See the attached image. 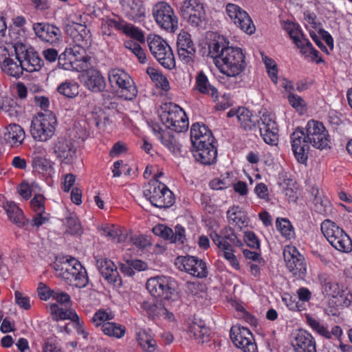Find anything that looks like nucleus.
<instances>
[{
  "mask_svg": "<svg viewBox=\"0 0 352 352\" xmlns=\"http://www.w3.org/2000/svg\"><path fill=\"white\" fill-rule=\"evenodd\" d=\"M306 133L297 129L291 135L292 148L296 160L306 164L309 150V144L322 150L329 147L330 139L328 131L323 124L315 120L308 121L305 126Z\"/></svg>",
  "mask_w": 352,
  "mask_h": 352,
  "instance_id": "obj_1",
  "label": "nucleus"
},
{
  "mask_svg": "<svg viewBox=\"0 0 352 352\" xmlns=\"http://www.w3.org/2000/svg\"><path fill=\"white\" fill-rule=\"evenodd\" d=\"M306 319L308 325L312 329L313 331L325 338H331L330 331L322 322L310 316H307Z\"/></svg>",
  "mask_w": 352,
  "mask_h": 352,
  "instance_id": "obj_52",
  "label": "nucleus"
},
{
  "mask_svg": "<svg viewBox=\"0 0 352 352\" xmlns=\"http://www.w3.org/2000/svg\"><path fill=\"white\" fill-rule=\"evenodd\" d=\"M210 237L217 246V242L215 241L217 238H218L219 241L228 245L232 246L233 245L238 248L243 246V242L237 238L234 231L230 228H225L221 231L220 234L212 233Z\"/></svg>",
  "mask_w": 352,
  "mask_h": 352,
  "instance_id": "obj_39",
  "label": "nucleus"
},
{
  "mask_svg": "<svg viewBox=\"0 0 352 352\" xmlns=\"http://www.w3.org/2000/svg\"><path fill=\"white\" fill-rule=\"evenodd\" d=\"M57 119L54 113L45 111L38 113L31 122L30 133L32 138L39 142H46L55 133Z\"/></svg>",
  "mask_w": 352,
  "mask_h": 352,
  "instance_id": "obj_6",
  "label": "nucleus"
},
{
  "mask_svg": "<svg viewBox=\"0 0 352 352\" xmlns=\"http://www.w3.org/2000/svg\"><path fill=\"white\" fill-rule=\"evenodd\" d=\"M180 14L192 26H199L205 19V9L199 0H185L180 6Z\"/></svg>",
  "mask_w": 352,
  "mask_h": 352,
  "instance_id": "obj_20",
  "label": "nucleus"
},
{
  "mask_svg": "<svg viewBox=\"0 0 352 352\" xmlns=\"http://www.w3.org/2000/svg\"><path fill=\"white\" fill-rule=\"evenodd\" d=\"M14 300L15 303L21 308L24 310H29L31 309L30 298L28 296L19 292L15 291L14 292Z\"/></svg>",
  "mask_w": 352,
  "mask_h": 352,
  "instance_id": "obj_63",
  "label": "nucleus"
},
{
  "mask_svg": "<svg viewBox=\"0 0 352 352\" xmlns=\"http://www.w3.org/2000/svg\"><path fill=\"white\" fill-rule=\"evenodd\" d=\"M234 344L243 352H257V346L252 332L246 327L234 325L230 329Z\"/></svg>",
  "mask_w": 352,
  "mask_h": 352,
  "instance_id": "obj_18",
  "label": "nucleus"
},
{
  "mask_svg": "<svg viewBox=\"0 0 352 352\" xmlns=\"http://www.w3.org/2000/svg\"><path fill=\"white\" fill-rule=\"evenodd\" d=\"M26 19L23 16H16L12 19V25L10 27V34L15 43H21V41L26 36L25 25Z\"/></svg>",
  "mask_w": 352,
  "mask_h": 352,
  "instance_id": "obj_40",
  "label": "nucleus"
},
{
  "mask_svg": "<svg viewBox=\"0 0 352 352\" xmlns=\"http://www.w3.org/2000/svg\"><path fill=\"white\" fill-rule=\"evenodd\" d=\"M282 300L285 305L292 311H300L301 305L299 302L296 301L295 297L291 296L289 294H285L282 296Z\"/></svg>",
  "mask_w": 352,
  "mask_h": 352,
  "instance_id": "obj_64",
  "label": "nucleus"
},
{
  "mask_svg": "<svg viewBox=\"0 0 352 352\" xmlns=\"http://www.w3.org/2000/svg\"><path fill=\"white\" fill-rule=\"evenodd\" d=\"M96 266L103 278L116 286L121 285V279L115 263L107 258H97Z\"/></svg>",
  "mask_w": 352,
  "mask_h": 352,
  "instance_id": "obj_26",
  "label": "nucleus"
},
{
  "mask_svg": "<svg viewBox=\"0 0 352 352\" xmlns=\"http://www.w3.org/2000/svg\"><path fill=\"white\" fill-rule=\"evenodd\" d=\"M54 269L57 276L67 280L71 285L81 288L88 283L85 267L75 258H65L60 264L58 262L54 263Z\"/></svg>",
  "mask_w": 352,
  "mask_h": 352,
  "instance_id": "obj_4",
  "label": "nucleus"
},
{
  "mask_svg": "<svg viewBox=\"0 0 352 352\" xmlns=\"http://www.w3.org/2000/svg\"><path fill=\"white\" fill-rule=\"evenodd\" d=\"M74 40L76 45L67 52L65 61L63 63L60 59L59 63L65 70L79 72L90 65V57L86 54V50L91 43V34L85 26L79 25Z\"/></svg>",
  "mask_w": 352,
  "mask_h": 352,
  "instance_id": "obj_3",
  "label": "nucleus"
},
{
  "mask_svg": "<svg viewBox=\"0 0 352 352\" xmlns=\"http://www.w3.org/2000/svg\"><path fill=\"white\" fill-rule=\"evenodd\" d=\"M86 68L82 71H85L84 74V85L89 91L95 93L102 91L106 87L105 79L97 69ZM80 70V72H81Z\"/></svg>",
  "mask_w": 352,
  "mask_h": 352,
  "instance_id": "obj_29",
  "label": "nucleus"
},
{
  "mask_svg": "<svg viewBox=\"0 0 352 352\" xmlns=\"http://www.w3.org/2000/svg\"><path fill=\"white\" fill-rule=\"evenodd\" d=\"M227 218L230 225L240 230L248 226V218L245 211L239 206H232L227 212Z\"/></svg>",
  "mask_w": 352,
  "mask_h": 352,
  "instance_id": "obj_38",
  "label": "nucleus"
},
{
  "mask_svg": "<svg viewBox=\"0 0 352 352\" xmlns=\"http://www.w3.org/2000/svg\"><path fill=\"white\" fill-rule=\"evenodd\" d=\"M53 152L56 158L65 164H72L76 157L74 143L64 138H58L53 146Z\"/></svg>",
  "mask_w": 352,
  "mask_h": 352,
  "instance_id": "obj_23",
  "label": "nucleus"
},
{
  "mask_svg": "<svg viewBox=\"0 0 352 352\" xmlns=\"http://www.w3.org/2000/svg\"><path fill=\"white\" fill-rule=\"evenodd\" d=\"M25 136L24 130L17 124L12 123L5 126L3 138L11 146L21 145L25 139Z\"/></svg>",
  "mask_w": 352,
  "mask_h": 352,
  "instance_id": "obj_32",
  "label": "nucleus"
},
{
  "mask_svg": "<svg viewBox=\"0 0 352 352\" xmlns=\"http://www.w3.org/2000/svg\"><path fill=\"white\" fill-rule=\"evenodd\" d=\"M147 43L151 53L162 66L168 69L175 67L172 49L165 40L159 35L149 34Z\"/></svg>",
  "mask_w": 352,
  "mask_h": 352,
  "instance_id": "obj_9",
  "label": "nucleus"
},
{
  "mask_svg": "<svg viewBox=\"0 0 352 352\" xmlns=\"http://www.w3.org/2000/svg\"><path fill=\"white\" fill-rule=\"evenodd\" d=\"M65 232L72 235H80L82 233V228L78 218L74 214L66 217L65 222Z\"/></svg>",
  "mask_w": 352,
  "mask_h": 352,
  "instance_id": "obj_50",
  "label": "nucleus"
},
{
  "mask_svg": "<svg viewBox=\"0 0 352 352\" xmlns=\"http://www.w3.org/2000/svg\"><path fill=\"white\" fill-rule=\"evenodd\" d=\"M158 115L162 124L167 129L182 133L188 129L189 121L185 111L175 104H164L160 107Z\"/></svg>",
  "mask_w": 352,
  "mask_h": 352,
  "instance_id": "obj_5",
  "label": "nucleus"
},
{
  "mask_svg": "<svg viewBox=\"0 0 352 352\" xmlns=\"http://www.w3.org/2000/svg\"><path fill=\"white\" fill-rule=\"evenodd\" d=\"M208 56L219 72L228 77H236L246 67L245 56L240 47L228 46L226 38L219 36L208 47Z\"/></svg>",
  "mask_w": 352,
  "mask_h": 352,
  "instance_id": "obj_2",
  "label": "nucleus"
},
{
  "mask_svg": "<svg viewBox=\"0 0 352 352\" xmlns=\"http://www.w3.org/2000/svg\"><path fill=\"white\" fill-rule=\"evenodd\" d=\"M121 30L127 36L137 40L139 42L144 43L145 38L143 32L137 27L132 24L122 22Z\"/></svg>",
  "mask_w": 352,
  "mask_h": 352,
  "instance_id": "obj_56",
  "label": "nucleus"
},
{
  "mask_svg": "<svg viewBox=\"0 0 352 352\" xmlns=\"http://www.w3.org/2000/svg\"><path fill=\"white\" fill-rule=\"evenodd\" d=\"M49 311L54 320L58 321L62 320H75L78 319V314L73 309H63L56 304L49 306Z\"/></svg>",
  "mask_w": 352,
  "mask_h": 352,
  "instance_id": "obj_44",
  "label": "nucleus"
},
{
  "mask_svg": "<svg viewBox=\"0 0 352 352\" xmlns=\"http://www.w3.org/2000/svg\"><path fill=\"white\" fill-rule=\"evenodd\" d=\"M217 242V248H219V256L224 258L229 265L235 270H240V263L234 253V250L231 245L222 243L218 241V238L215 240Z\"/></svg>",
  "mask_w": 352,
  "mask_h": 352,
  "instance_id": "obj_43",
  "label": "nucleus"
},
{
  "mask_svg": "<svg viewBox=\"0 0 352 352\" xmlns=\"http://www.w3.org/2000/svg\"><path fill=\"white\" fill-rule=\"evenodd\" d=\"M135 340L139 346L146 352H154L157 346L152 334L143 329H138L135 331Z\"/></svg>",
  "mask_w": 352,
  "mask_h": 352,
  "instance_id": "obj_36",
  "label": "nucleus"
},
{
  "mask_svg": "<svg viewBox=\"0 0 352 352\" xmlns=\"http://www.w3.org/2000/svg\"><path fill=\"white\" fill-rule=\"evenodd\" d=\"M283 28L293 43L300 49V52L305 57L310 58L317 63L322 62V58L318 56V52L313 47L311 42L304 36L298 24L285 21L283 24Z\"/></svg>",
  "mask_w": 352,
  "mask_h": 352,
  "instance_id": "obj_10",
  "label": "nucleus"
},
{
  "mask_svg": "<svg viewBox=\"0 0 352 352\" xmlns=\"http://www.w3.org/2000/svg\"><path fill=\"white\" fill-rule=\"evenodd\" d=\"M262 58L270 78L274 84H277L278 82V67L275 60L266 56H263Z\"/></svg>",
  "mask_w": 352,
  "mask_h": 352,
  "instance_id": "obj_59",
  "label": "nucleus"
},
{
  "mask_svg": "<svg viewBox=\"0 0 352 352\" xmlns=\"http://www.w3.org/2000/svg\"><path fill=\"white\" fill-rule=\"evenodd\" d=\"M212 143L208 142L202 144L200 147H193V155L197 161L204 164H211L215 161L217 151Z\"/></svg>",
  "mask_w": 352,
  "mask_h": 352,
  "instance_id": "obj_31",
  "label": "nucleus"
},
{
  "mask_svg": "<svg viewBox=\"0 0 352 352\" xmlns=\"http://www.w3.org/2000/svg\"><path fill=\"white\" fill-rule=\"evenodd\" d=\"M176 285V282L172 278L157 276L151 277L147 280L146 289L155 298L170 300L175 294Z\"/></svg>",
  "mask_w": 352,
  "mask_h": 352,
  "instance_id": "obj_14",
  "label": "nucleus"
},
{
  "mask_svg": "<svg viewBox=\"0 0 352 352\" xmlns=\"http://www.w3.org/2000/svg\"><path fill=\"white\" fill-rule=\"evenodd\" d=\"M276 228L283 236L287 239H292L294 235V231L290 221L286 219L277 218Z\"/></svg>",
  "mask_w": 352,
  "mask_h": 352,
  "instance_id": "obj_55",
  "label": "nucleus"
},
{
  "mask_svg": "<svg viewBox=\"0 0 352 352\" xmlns=\"http://www.w3.org/2000/svg\"><path fill=\"white\" fill-rule=\"evenodd\" d=\"M175 265L180 270H184L195 277L204 278L207 276L206 263L195 256H178Z\"/></svg>",
  "mask_w": 352,
  "mask_h": 352,
  "instance_id": "obj_21",
  "label": "nucleus"
},
{
  "mask_svg": "<svg viewBox=\"0 0 352 352\" xmlns=\"http://www.w3.org/2000/svg\"><path fill=\"white\" fill-rule=\"evenodd\" d=\"M312 196L314 197V202L315 203L317 210L319 212H325L326 210L322 207H327L329 202L327 199L322 198V192L320 191L318 186H313L311 190Z\"/></svg>",
  "mask_w": 352,
  "mask_h": 352,
  "instance_id": "obj_60",
  "label": "nucleus"
},
{
  "mask_svg": "<svg viewBox=\"0 0 352 352\" xmlns=\"http://www.w3.org/2000/svg\"><path fill=\"white\" fill-rule=\"evenodd\" d=\"M43 151L42 147L36 148L32 156V166L36 171L41 174L51 175L54 173L52 162L47 159L38 155V154H43Z\"/></svg>",
  "mask_w": 352,
  "mask_h": 352,
  "instance_id": "obj_33",
  "label": "nucleus"
},
{
  "mask_svg": "<svg viewBox=\"0 0 352 352\" xmlns=\"http://www.w3.org/2000/svg\"><path fill=\"white\" fill-rule=\"evenodd\" d=\"M101 234L107 236L109 239L113 241L115 243H121L124 239L125 236L122 233V231L118 227L113 225H106L100 229Z\"/></svg>",
  "mask_w": 352,
  "mask_h": 352,
  "instance_id": "obj_49",
  "label": "nucleus"
},
{
  "mask_svg": "<svg viewBox=\"0 0 352 352\" xmlns=\"http://www.w3.org/2000/svg\"><path fill=\"white\" fill-rule=\"evenodd\" d=\"M153 232L155 235L165 240L170 241L173 237V230L164 224H157L153 228Z\"/></svg>",
  "mask_w": 352,
  "mask_h": 352,
  "instance_id": "obj_62",
  "label": "nucleus"
},
{
  "mask_svg": "<svg viewBox=\"0 0 352 352\" xmlns=\"http://www.w3.org/2000/svg\"><path fill=\"white\" fill-rule=\"evenodd\" d=\"M122 21H118L112 19H106L102 20L101 23V30L104 35H111L114 29L120 30Z\"/></svg>",
  "mask_w": 352,
  "mask_h": 352,
  "instance_id": "obj_61",
  "label": "nucleus"
},
{
  "mask_svg": "<svg viewBox=\"0 0 352 352\" xmlns=\"http://www.w3.org/2000/svg\"><path fill=\"white\" fill-rule=\"evenodd\" d=\"M79 85L73 80H65L57 87V91L67 98H73L78 94Z\"/></svg>",
  "mask_w": 352,
  "mask_h": 352,
  "instance_id": "obj_48",
  "label": "nucleus"
},
{
  "mask_svg": "<svg viewBox=\"0 0 352 352\" xmlns=\"http://www.w3.org/2000/svg\"><path fill=\"white\" fill-rule=\"evenodd\" d=\"M86 118L90 124L98 127L104 125L108 120L107 115L100 107H94Z\"/></svg>",
  "mask_w": 352,
  "mask_h": 352,
  "instance_id": "obj_47",
  "label": "nucleus"
},
{
  "mask_svg": "<svg viewBox=\"0 0 352 352\" xmlns=\"http://www.w3.org/2000/svg\"><path fill=\"white\" fill-rule=\"evenodd\" d=\"M109 80L111 87L125 100H132L137 96L138 89L133 79L124 70L117 68L110 70Z\"/></svg>",
  "mask_w": 352,
  "mask_h": 352,
  "instance_id": "obj_11",
  "label": "nucleus"
},
{
  "mask_svg": "<svg viewBox=\"0 0 352 352\" xmlns=\"http://www.w3.org/2000/svg\"><path fill=\"white\" fill-rule=\"evenodd\" d=\"M188 332L190 336H192L198 342H204V337L208 335V331L203 320L194 318L189 324Z\"/></svg>",
  "mask_w": 352,
  "mask_h": 352,
  "instance_id": "obj_42",
  "label": "nucleus"
},
{
  "mask_svg": "<svg viewBox=\"0 0 352 352\" xmlns=\"http://www.w3.org/2000/svg\"><path fill=\"white\" fill-rule=\"evenodd\" d=\"M162 175H155L144 190V197L151 204L157 208H168L174 203V196L168 188L158 181L157 178Z\"/></svg>",
  "mask_w": 352,
  "mask_h": 352,
  "instance_id": "obj_7",
  "label": "nucleus"
},
{
  "mask_svg": "<svg viewBox=\"0 0 352 352\" xmlns=\"http://www.w3.org/2000/svg\"><path fill=\"white\" fill-rule=\"evenodd\" d=\"M210 130L204 124L197 122L192 125L190 140L193 147H200L202 144L213 142Z\"/></svg>",
  "mask_w": 352,
  "mask_h": 352,
  "instance_id": "obj_30",
  "label": "nucleus"
},
{
  "mask_svg": "<svg viewBox=\"0 0 352 352\" xmlns=\"http://www.w3.org/2000/svg\"><path fill=\"white\" fill-rule=\"evenodd\" d=\"M146 73L157 87L164 91L169 89L170 85L168 79L157 69L153 67H148Z\"/></svg>",
  "mask_w": 352,
  "mask_h": 352,
  "instance_id": "obj_51",
  "label": "nucleus"
},
{
  "mask_svg": "<svg viewBox=\"0 0 352 352\" xmlns=\"http://www.w3.org/2000/svg\"><path fill=\"white\" fill-rule=\"evenodd\" d=\"M113 318L114 314L110 310L101 309L94 313L91 321L96 327H102L103 324L109 322Z\"/></svg>",
  "mask_w": 352,
  "mask_h": 352,
  "instance_id": "obj_54",
  "label": "nucleus"
},
{
  "mask_svg": "<svg viewBox=\"0 0 352 352\" xmlns=\"http://www.w3.org/2000/svg\"><path fill=\"white\" fill-rule=\"evenodd\" d=\"M195 89L201 94L210 95L214 100L219 97L217 89L210 85L208 77L202 71L195 78Z\"/></svg>",
  "mask_w": 352,
  "mask_h": 352,
  "instance_id": "obj_37",
  "label": "nucleus"
},
{
  "mask_svg": "<svg viewBox=\"0 0 352 352\" xmlns=\"http://www.w3.org/2000/svg\"><path fill=\"white\" fill-rule=\"evenodd\" d=\"M14 52L18 62L21 64L23 70L28 72L38 71L43 61L37 52L31 47H26L23 43H14Z\"/></svg>",
  "mask_w": 352,
  "mask_h": 352,
  "instance_id": "obj_16",
  "label": "nucleus"
},
{
  "mask_svg": "<svg viewBox=\"0 0 352 352\" xmlns=\"http://www.w3.org/2000/svg\"><path fill=\"white\" fill-rule=\"evenodd\" d=\"M318 280L321 285L322 293L325 298L331 300L332 298L333 306L335 307H348L350 305L351 300L349 297V294H345L339 285L324 274L318 276Z\"/></svg>",
  "mask_w": 352,
  "mask_h": 352,
  "instance_id": "obj_12",
  "label": "nucleus"
},
{
  "mask_svg": "<svg viewBox=\"0 0 352 352\" xmlns=\"http://www.w3.org/2000/svg\"><path fill=\"white\" fill-rule=\"evenodd\" d=\"M156 23L163 30L175 32L178 28V18L173 8L165 1L157 3L153 8Z\"/></svg>",
  "mask_w": 352,
  "mask_h": 352,
  "instance_id": "obj_13",
  "label": "nucleus"
},
{
  "mask_svg": "<svg viewBox=\"0 0 352 352\" xmlns=\"http://www.w3.org/2000/svg\"><path fill=\"white\" fill-rule=\"evenodd\" d=\"M124 47L137 57L140 63H146V56L140 44L131 40H128L124 42Z\"/></svg>",
  "mask_w": 352,
  "mask_h": 352,
  "instance_id": "obj_58",
  "label": "nucleus"
},
{
  "mask_svg": "<svg viewBox=\"0 0 352 352\" xmlns=\"http://www.w3.org/2000/svg\"><path fill=\"white\" fill-rule=\"evenodd\" d=\"M3 208L8 217L10 221L19 227H22L25 223V218L22 210L12 201H3L2 202Z\"/></svg>",
  "mask_w": 352,
  "mask_h": 352,
  "instance_id": "obj_35",
  "label": "nucleus"
},
{
  "mask_svg": "<svg viewBox=\"0 0 352 352\" xmlns=\"http://www.w3.org/2000/svg\"><path fill=\"white\" fill-rule=\"evenodd\" d=\"M227 116L228 118L236 117L244 129H250L255 124V122L252 120L251 112L243 107H239L237 109H230L228 112Z\"/></svg>",
  "mask_w": 352,
  "mask_h": 352,
  "instance_id": "obj_41",
  "label": "nucleus"
},
{
  "mask_svg": "<svg viewBox=\"0 0 352 352\" xmlns=\"http://www.w3.org/2000/svg\"><path fill=\"white\" fill-rule=\"evenodd\" d=\"M36 35L42 41L52 44L60 38V30L58 28L45 23H36L33 25Z\"/></svg>",
  "mask_w": 352,
  "mask_h": 352,
  "instance_id": "obj_28",
  "label": "nucleus"
},
{
  "mask_svg": "<svg viewBox=\"0 0 352 352\" xmlns=\"http://www.w3.org/2000/svg\"><path fill=\"white\" fill-rule=\"evenodd\" d=\"M292 345L295 352H316L315 339L306 330L299 329L294 333Z\"/></svg>",
  "mask_w": 352,
  "mask_h": 352,
  "instance_id": "obj_25",
  "label": "nucleus"
},
{
  "mask_svg": "<svg viewBox=\"0 0 352 352\" xmlns=\"http://www.w3.org/2000/svg\"><path fill=\"white\" fill-rule=\"evenodd\" d=\"M287 98L289 104L300 115L307 111L306 102L301 96L294 93L288 94Z\"/></svg>",
  "mask_w": 352,
  "mask_h": 352,
  "instance_id": "obj_57",
  "label": "nucleus"
},
{
  "mask_svg": "<svg viewBox=\"0 0 352 352\" xmlns=\"http://www.w3.org/2000/svg\"><path fill=\"white\" fill-rule=\"evenodd\" d=\"M258 122L260 134L264 142L270 145H276L278 141V127L274 114L265 109L259 111Z\"/></svg>",
  "mask_w": 352,
  "mask_h": 352,
  "instance_id": "obj_15",
  "label": "nucleus"
},
{
  "mask_svg": "<svg viewBox=\"0 0 352 352\" xmlns=\"http://www.w3.org/2000/svg\"><path fill=\"white\" fill-rule=\"evenodd\" d=\"M226 13L230 21L243 31L249 34L254 32L255 26L250 16L239 6L234 3H228L226 6Z\"/></svg>",
  "mask_w": 352,
  "mask_h": 352,
  "instance_id": "obj_19",
  "label": "nucleus"
},
{
  "mask_svg": "<svg viewBox=\"0 0 352 352\" xmlns=\"http://www.w3.org/2000/svg\"><path fill=\"white\" fill-rule=\"evenodd\" d=\"M321 231L330 244L337 250L349 252L352 250V241L344 231L334 222L327 219L321 223Z\"/></svg>",
  "mask_w": 352,
  "mask_h": 352,
  "instance_id": "obj_8",
  "label": "nucleus"
},
{
  "mask_svg": "<svg viewBox=\"0 0 352 352\" xmlns=\"http://www.w3.org/2000/svg\"><path fill=\"white\" fill-rule=\"evenodd\" d=\"M16 102L8 97L2 98L0 100V113H3L10 118L17 116Z\"/></svg>",
  "mask_w": 352,
  "mask_h": 352,
  "instance_id": "obj_53",
  "label": "nucleus"
},
{
  "mask_svg": "<svg viewBox=\"0 0 352 352\" xmlns=\"http://www.w3.org/2000/svg\"><path fill=\"white\" fill-rule=\"evenodd\" d=\"M235 181L236 179L233 174L232 173L227 172L219 177L213 179L210 182V186L213 190H223L232 186Z\"/></svg>",
  "mask_w": 352,
  "mask_h": 352,
  "instance_id": "obj_45",
  "label": "nucleus"
},
{
  "mask_svg": "<svg viewBox=\"0 0 352 352\" xmlns=\"http://www.w3.org/2000/svg\"><path fill=\"white\" fill-rule=\"evenodd\" d=\"M101 330L104 335L117 339L122 338L126 333L124 326L113 322L103 324Z\"/></svg>",
  "mask_w": 352,
  "mask_h": 352,
  "instance_id": "obj_46",
  "label": "nucleus"
},
{
  "mask_svg": "<svg viewBox=\"0 0 352 352\" xmlns=\"http://www.w3.org/2000/svg\"><path fill=\"white\" fill-rule=\"evenodd\" d=\"M153 131L156 137L161 141L162 144L172 153L175 155L180 154L181 144L173 135L160 127H158L157 130L154 128Z\"/></svg>",
  "mask_w": 352,
  "mask_h": 352,
  "instance_id": "obj_34",
  "label": "nucleus"
},
{
  "mask_svg": "<svg viewBox=\"0 0 352 352\" xmlns=\"http://www.w3.org/2000/svg\"><path fill=\"white\" fill-rule=\"evenodd\" d=\"M177 44L179 60L184 64L191 65L194 62L196 49L190 35L186 32H180Z\"/></svg>",
  "mask_w": 352,
  "mask_h": 352,
  "instance_id": "obj_22",
  "label": "nucleus"
},
{
  "mask_svg": "<svg viewBox=\"0 0 352 352\" xmlns=\"http://www.w3.org/2000/svg\"><path fill=\"white\" fill-rule=\"evenodd\" d=\"M0 66L2 71L10 76L17 78L23 74L21 64L11 58L4 47H0Z\"/></svg>",
  "mask_w": 352,
  "mask_h": 352,
  "instance_id": "obj_27",
  "label": "nucleus"
},
{
  "mask_svg": "<svg viewBox=\"0 0 352 352\" xmlns=\"http://www.w3.org/2000/svg\"><path fill=\"white\" fill-rule=\"evenodd\" d=\"M121 12L127 19L139 22L146 16V8L143 0H119Z\"/></svg>",
  "mask_w": 352,
  "mask_h": 352,
  "instance_id": "obj_24",
  "label": "nucleus"
},
{
  "mask_svg": "<svg viewBox=\"0 0 352 352\" xmlns=\"http://www.w3.org/2000/svg\"><path fill=\"white\" fill-rule=\"evenodd\" d=\"M283 257L287 269L298 278L303 279L307 274V265L304 256L293 245H286Z\"/></svg>",
  "mask_w": 352,
  "mask_h": 352,
  "instance_id": "obj_17",
  "label": "nucleus"
}]
</instances>
